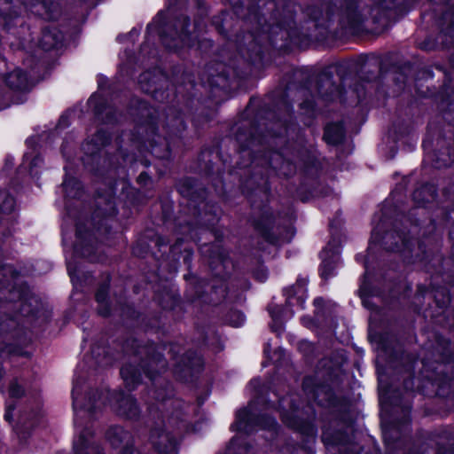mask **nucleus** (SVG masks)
I'll return each instance as SVG.
<instances>
[{
	"label": "nucleus",
	"mask_w": 454,
	"mask_h": 454,
	"mask_svg": "<svg viewBox=\"0 0 454 454\" xmlns=\"http://www.w3.org/2000/svg\"><path fill=\"white\" fill-rule=\"evenodd\" d=\"M83 389L84 382L79 378H75L72 390L76 432L74 440V454H102L101 448L94 441L90 429L83 427L82 419L86 413H91L93 410L101 409L105 405V400L108 393L102 391L98 398L89 395L87 402L83 403Z\"/></svg>",
	"instance_id": "f257e3e1"
},
{
	"label": "nucleus",
	"mask_w": 454,
	"mask_h": 454,
	"mask_svg": "<svg viewBox=\"0 0 454 454\" xmlns=\"http://www.w3.org/2000/svg\"><path fill=\"white\" fill-rule=\"evenodd\" d=\"M395 0H349L346 3L342 20L350 27H356L372 17L377 20L380 12L390 9Z\"/></svg>",
	"instance_id": "f03ea898"
},
{
	"label": "nucleus",
	"mask_w": 454,
	"mask_h": 454,
	"mask_svg": "<svg viewBox=\"0 0 454 454\" xmlns=\"http://www.w3.org/2000/svg\"><path fill=\"white\" fill-rule=\"evenodd\" d=\"M22 276L10 264L0 265V301H15L23 297Z\"/></svg>",
	"instance_id": "7ed1b4c3"
},
{
	"label": "nucleus",
	"mask_w": 454,
	"mask_h": 454,
	"mask_svg": "<svg viewBox=\"0 0 454 454\" xmlns=\"http://www.w3.org/2000/svg\"><path fill=\"white\" fill-rule=\"evenodd\" d=\"M190 25V20L187 17H181L176 23V28H180V31H176L177 37L168 36L166 34H162L161 40L163 44L169 50H177L179 48L187 46L191 47L193 43L192 36L186 32V27Z\"/></svg>",
	"instance_id": "20e7f679"
},
{
	"label": "nucleus",
	"mask_w": 454,
	"mask_h": 454,
	"mask_svg": "<svg viewBox=\"0 0 454 454\" xmlns=\"http://www.w3.org/2000/svg\"><path fill=\"white\" fill-rule=\"evenodd\" d=\"M107 439L115 449H121V454H140L132 449V436L121 427H113L107 432Z\"/></svg>",
	"instance_id": "39448f33"
},
{
	"label": "nucleus",
	"mask_w": 454,
	"mask_h": 454,
	"mask_svg": "<svg viewBox=\"0 0 454 454\" xmlns=\"http://www.w3.org/2000/svg\"><path fill=\"white\" fill-rule=\"evenodd\" d=\"M76 238L74 252L89 258L91 262L98 261L99 259L94 255L96 247L93 235L90 232H83L82 226L77 225Z\"/></svg>",
	"instance_id": "423d86ee"
},
{
	"label": "nucleus",
	"mask_w": 454,
	"mask_h": 454,
	"mask_svg": "<svg viewBox=\"0 0 454 454\" xmlns=\"http://www.w3.org/2000/svg\"><path fill=\"white\" fill-rule=\"evenodd\" d=\"M339 250L335 246L329 243L321 252V277L325 279L333 276L334 270L339 261Z\"/></svg>",
	"instance_id": "0eeeda50"
},
{
	"label": "nucleus",
	"mask_w": 454,
	"mask_h": 454,
	"mask_svg": "<svg viewBox=\"0 0 454 454\" xmlns=\"http://www.w3.org/2000/svg\"><path fill=\"white\" fill-rule=\"evenodd\" d=\"M114 398L116 399L114 409L119 415L129 419L137 417L139 408L131 395L118 394Z\"/></svg>",
	"instance_id": "6e6552de"
},
{
	"label": "nucleus",
	"mask_w": 454,
	"mask_h": 454,
	"mask_svg": "<svg viewBox=\"0 0 454 454\" xmlns=\"http://www.w3.org/2000/svg\"><path fill=\"white\" fill-rule=\"evenodd\" d=\"M383 244L387 250L395 252L405 253L406 250L410 251V241L406 239L404 233H399L396 231H392L383 237Z\"/></svg>",
	"instance_id": "1a4fd4ad"
},
{
	"label": "nucleus",
	"mask_w": 454,
	"mask_h": 454,
	"mask_svg": "<svg viewBox=\"0 0 454 454\" xmlns=\"http://www.w3.org/2000/svg\"><path fill=\"white\" fill-rule=\"evenodd\" d=\"M254 404L250 403L248 407L239 410L236 414V420L231 428L236 431L249 433L253 427Z\"/></svg>",
	"instance_id": "9d476101"
},
{
	"label": "nucleus",
	"mask_w": 454,
	"mask_h": 454,
	"mask_svg": "<svg viewBox=\"0 0 454 454\" xmlns=\"http://www.w3.org/2000/svg\"><path fill=\"white\" fill-rule=\"evenodd\" d=\"M63 40L64 35L57 27H50L43 31L39 43L44 51H50L61 45Z\"/></svg>",
	"instance_id": "9b49d317"
},
{
	"label": "nucleus",
	"mask_w": 454,
	"mask_h": 454,
	"mask_svg": "<svg viewBox=\"0 0 454 454\" xmlns=\"http://www.w3.org/2000/svg\"><path fill=\"white\" fill-rule=\"evenodd\" d=\"M109 136L103 130H98L90 140L86 141L82 148L86 154L94 156L103 146L107 145Z\"/></svg>",
	"instance_id": "f8f14e48"
},
{
	"label": "nucleus",
	"mask_w": 454,
	"mask_h": 454,
	"mask_svg": "<svg viewBox=\"0 0 454 454\" xmlns=\"http://www.w3.org/2000/svg\"><path fill=\"white\" fill-rule=\"evenodd\" d=\"M318 93L326 100H333L340 95V90L338 86L333 82L332 77L327 74H324L320 76Z\"/></svg>",
	"instance_id": "ddd939ff"
},
{
	"label": "nucleus",
	"mask_w": 454,
	"mask_h": 454,
	"mask_svg": "<svg viewBox=\"0 0 454 454\" xmlns=\"http://www.w3.org/2000/svg\"><path fill=\"white\" fill-rule=\"evenodd\" d=\"M285 295H286V307L282 309H275L277 312H294L296 310L304 309L305 300L302 296H296L294 294V287H288L284 290Z\"/></svg>",
	"instance_id": "4468645a"
},
{
	"label": "nucleus",
	"mask_w": 454,
	"mask_h": 454,
	"mask_svg": "<svg viewBox=\"0 0 454 454\" xmlns=\"http://www.w3.org/2000/svg\"><path fill=\"white\" fill-rule=\"evenodd\" d=\"M5 83L12 90H24L27 86V76L20 69H15L4 77Z\"/></svg>",
	"instance_id": "2eb2a0df"
},
{
	"label": "nucleus",
	"mask_w": 454,
	"mask_h": 454,
	"mask_svg": "<svg viewBox=\"0 0 454 454\" xmlns=\"http://www.w3.org/2000/svg\"><path fill=\"white\" fill-rule=\"evenodd\" d=\"M435 198L436 189L432 184L423 185L416 189L413 192V200L420 206H424L426 203L434 201Z\"/></svg>",
	"instance_id": "dca6fc26"
},
{
	"label": "nucleus",
	"mask_w": 454,
	"mask_h": 454,
	"mask_svg": "<svg viewBox=\"0 0 454 454\" xmlns=\"http://www.w3.org/2000/svg\"><path fill=\"white\" fill-rule=\"evenodd\" d=\"M152 442L160 452L166 454L176 453V442L168 433L162 432L159 435V440H156L154 434H153Z\"/></svg>",
	"instance_id": "f3484780"
},
{
	"label": "nucleus",
	"mask_w": 454,
	"mask_h": 454,
	"mask_svg": "<svg viewBox=\"0 0 454 454\" xmlns=\"http://www.w3.org/2000/svg\"><path fill=\"white\" fill-rule=\"evenodd\" d=\"M344 138V128L340 123H331L325 127L324 139L327 144L337 145Z\"/></svg>",
	"instance_id": "a211bd4d"
},
{
	"label": "nucleus",
	"mask_w": 454,
	"mask_h": 454,
	"mask_svg": "<svg viewBox=\"0 0 454 454\" xmlns=\"http://www.w3.org/2000/svg\"><path fill=\"white\" fill-rule=\"evenodd\" d=\"M144 368L145 372L151 378H153V371L160 372L166 368L165 359L160 354H151Z\"/></svg>",
	"instance_id": "6ab92c4d"
},
{
	"label": "nucleus",
	"mask_w": 454,
	"mask_h": 454,
	"mask_svg": "<svg viewBox=\"0 0 454 454\" xmlns=\"http://www.w3.org/2000/svg\"><path fill=\"white\" fill-rule=\"evenodd\" d=\"M295 13V5L293 3H286L283 9V17L274 18L276 20V27L286 28L291 26Z\"/></svg>",
	"instance_id": "aec40b11"
},
{
	"label": "nucleus",
	"mask_w": 454,
	"mask_h": 454,
	"mask_svg": "<svg viewBox=\"0 0 454 454\" xmlns=\"http://www.w3.org/2000/svg\"><path fill=\"white\" fill-rule=\"evenodd\" d=\"M359 295L362 300V303L364 305V308L368 310L374 309L376 302L374 301L375 299L379 300V297H375L374 295L371 294V290L369 284L364 279L363 283L360 286L359 288Z\"/></svg>",
	"instance_id": "412c9836"
},
{
	"label": "nucleus",
	"mask_w": 454,
	"mask_h": 454,
	"mask_svg": "<svg viewBox=\"0 0 454 454\" xmlns=\"http://www.w3.org/2000/svg\"><path fill=\"white\" fill-rule=\"evenodd\" d=\"M121 377L129 388H134L140 380V374L137 369L131 365H125L121 370Z\"/></svg>",
	"instance_id": "4be33fe9"
},
{
	"label": "nucleus",
	"mask_w": 454,
	"mask_h": 454,
	"mask_svg": "<svg viewBox=\"0 0 454 454\" xmlns=\"http://www.w3.org/2000/svg\"><path fill=\"white\" fill-rule=\"evenodd\" d=\"M247 39H249V45L247 48V54L252 61H255L256 58L261 59V34L257 35L248 34Z\"/></svg>",
	"instance_id": "5701e85b"
},
{
	"label": "nucleus",
	"mask_w": 454,
	"mask_h": 454,
	"mask_svg": "<svg viewBox=\"0 0 454 454\" xmlns=\"http://www.w3.org/2000/svg\"><path fill=\"white\" fill-rule=\"evenodd\" d=\"M92 358L95 363L100 366H107L112 364V357L108 354V348L105 346H97L92 348Z\"/></svg>",
	"instance_id": "b1692460"
},
{
	"label": "nucleus",
	"mask_w": 454,
	"mask_h": 454,
	"mask_svg": "<svg viewBox=\"0 0 454 454\" xmlns=\"http://www.w3.org/2000/svg\"><path fill=\"white\" fill-rule=\"evenodd\" d=\"M62 185L67 197L78 198L82 195V187L80 181H78L76 178H66Z\"/></svg>",
	"instance_id": "393cba45"
},
{
	"label": "nucleus",
	"mask_w": 454,
	"mask_h": 454,
	"mask_svg": "<svg viewBox=\"0 0 454 454\" xmlns=\"http://www.w3.org/2000/svg\"><path fill=\"white\" fill-rule=\"evenodd\" d=\"M315 309L318 312H331L332 310L338 309L339 306L336 302L331 300H325L322 297H317L313 301Z\"/></svg>",
	"instance_id": "a878e982"
},
{
	"label": "nucleus",
	"mask_w": 454,
	"mask_h": 454,
	"mask_svg": "<svg viewBox=\"0 0 454 454\" xmlns=\"http://www.w3.org/2000/svg\"><path fill=\"white\" fill-rule=\"evenodd\" d=\"M241 439L239 436H235L231 441L230 444L226 448L225 454H244L247 451L246 446L241 445Z\"/></svg>",
	"instance_id": "bb28decb"
},
{
	"label": "nucleus",
	"mask_w": 454,
	"mask_h": 454,
	"mask_svg": "<svg viewBox=\"0 0 454 454\" xmlns=\"http://www.w3.org/2000/svg\"><path fill=\"white\" fill-rule=\"evenodd\" d=\"M152 74L151 72H145L140 74L139 76V83L141 86V89L145 91L146 93H151L154 91V89L153 87L152 82H151Z\"/></svg>",
	"instance_id": "cd10ccee"
},
{
	"label": "nucleus",
	"mask_w": 454,
	"mask_h": 454,
	"mask_svg": "<svg viewBox=\"0 0 454 454\" xmlns=\"http://www.w3.org/2000/svg\"><path fill=\"white\" fill-rule=\"evenodd\" d=\"M129 184L128 182L122 178L119 181H116L113 187H110V190H109V192L107 193V203L111 206L112 205V199H113V196L116 193L117 190H118V186H121V192H124L125 190L127 189Z\"/></svg>",
	"instance_id": "c85d7f7f"
},
{
	"label": "nucleus",
	"mask_w": 454,
	"mask_h": 454,
	"mask_svg": "<svg viewBox=\"0 0 454 454\" xmlns=\"http://www.w3.org/2000/svg\"><path fill=\"white\" fill-rule=\"evenodd\" d=\"M108 283L99 286L96 293V301L101 305L107 304Z\"/></svg>",
	"instance_id": "c756f323"
},
{
	"label": "nucleus",
	"mask_w": 454,
	"mask_h": 454,
	"mask_svg": "<svg viewBox=\"0 0 454 454\" xmlns=\"http://www.w3.org/2000/svg\"><path fill=\"white\" fill-rule=\"evenodd\" d=\"M282 419H283V421L290 427H293V428H295L297 430H301V425H300V421L299 419H297L296 415H291L290 417L286 414V413H282Z\"/></svg>",
	"instance_id": "7c9ffc66"
},
{
	"label": "nucleus",
	"mask_w": 454,
	"mask_h": 454,
	"mask_svg": "<svg viewBox=\"0 0 454 454\" xmlns=\"http://www.w3.org/2000/svg\"><path fill=\"white\" fill-rule=\"evenodd\" d=\"M227 316H229V318H226V321L234 327H239L245 322L243 314H227Z\"/></svg>",
	"instance_id": "2f4dec72"
},
{
	"label": "nucleus",
	"mask_w": 454,
	"mask_h": 454,
	"mask_svg": "<svg viewBox=\"0 0 454 454\" xmlns=\"http://www.w3.org/2000/svg\"><path fill=\"white\" fill-rule=\"evenodd\" d=\"M15 201L12 196H5L4 201L1 204V209L4 212H12L14 208Z\"/></svg>",
	"instance_id": "473e14b6"
},
{
	"label": "nucleus",
	"mask_w": 454,
	"mask_h": 454,
	"mask_svg": "<svg viewBox=\"0 0 454 454\" xmlns=\"http://www.w3.org/2000/svg\"><path fill=\"white\" fill-rule=\"evenodd\" d=\"M9 392L12 397H20L23 395L22 387L17 381L12 382Z\"/></svg>",
	"instance_id": "72a5a7b5"
},
{
	"label": "nucleus",
	"mask_w": 454,
	"mask_h": 454,
	"mask_svg": "<svg viewBox=\"0 0 454 454\" xmlns=\"http://www.w3.org/2000/svg\"><path fill=\"white\" fill-rule=\"evenodd\" d=\"M255 227H256V229L260 230V231L262 232V235L267 241H269L270 243L275 242V238L273 236H271V234L270 233L268 226L266 228H262L261 226V224L259 223H257L255 224Z\"/></svg>",
	"instance_id": "f704fd0d"
},
{
	"label": "nucleus",
	"mask_w": 454,
	"mask_h": 454,
	"mask_svg": "<svg viewBox=\"0 0 454 454\" xmlns=\"http://www.w3.org/2000/svg\"><path fill=\"white\" fill-rule=\"evenodd\" d=\"M97 103H98V97L91 96L89 99V105L95 108L96 114L98 116H101L103 114L104 111L99 106H98Z\"/></svg>",
	"instance_id": "c9c22d12"
},
{
	"label": "nucleus",
	"mask_w": 454,
	"mask_h": 454,
	"mask_svg": "<svg viewBox=\"0 0 454 454\" xmlns=\"http://www.w3.org/2000/svg\"><path fill=\"white\" fill-rule=\"evenodd\" d=\"M274 27H275V24H267V25H264L262 27V34H267V38L270 39L271 40V36L270 35L275 33L274 32Z\"/></svg>",
	"instance_id": "e433bc0d"
},
{
	"label": "nucleus",
	"mask_w": 454,
	"mask_h": 454,
	"mask_svg": "<svg viewBox=\"0 0 454 454\" xmlns=\"http://www.w3.org/2000/svg\"><path fill=\"white\" fill-rule=\"evenodd\" d=\"M264 419V427L268 429L275 430L277 427L276 421L272 418H265Z\"/></svg>",
	"instance_id": "4c0bfd02"
},
{
	"label": "nucleus",
	"mask_w": 454,
	"mask_h": 454,
	"mask_svg": "<svg viewBox=\"0 0 454 454\" xmlns=\"http://www.w3.org/2000/svg\"><path fill=\"white\" fill-rule=\"evenodd\" d=\"M137 182L142 185H146L150 182V177L146 173H141L137 177Z\"/></svg>",
	"instance_id": "58836bf2"
},
{
	"label": "nucleus",
	"mask_w": 454,
	"mask_h": 454,
	"mask_svg": "<svg viewBox=\"0 0 454 454\" xmlns=\"http://www.w3.org/2000/svg\"><path fill=\"white\" fill-rule=\"evenodd\" d=\"M42 162H43V160H42V158H41V157H39V156L35 157V158L32 160L31 163H30V164H31V167H30V171H31V173H33V172H34V169H33V168H35V167L40 166V165L42 164Z\"/></svg>",
	"instance_id": "ea45409f"
},
{
	"label": "nucleus",
	"mask_w": 454,
	"mask_h": 454,
	"mask_svg": "<svg viewBox=\"0 0 454 454\" xmlns=\"http://www.w3.org/2000/svg\"><path fill=\"white\" fill-rule=\"evenodd\" d=\"M200 362V358H196V360H192L191 358H187L186 360L184 361L185 366H188V367H193L194 365H196L197 364H199Z\"/></svg>",
	"instance_id": "a19ab883"
},
{
	"label": "nucleus",
	"mask_w": 454,
	"mask_h": 454,
	"mask_svg": "<svg viewBox=\"0 0 454 454\" xmlns=\"http://www.w3.org/2000/svg\"><path fill=\"white\" fill-rule=\"evenodd\" d=\"M380 240V233L378 232L377 230H373L372 231V242L373 243H377Z\"/></svg>",
	"instance_id": "79ce46f5"
},
{
	"label": "nucleus",
	"mask_w": 454,
	"mask_h": 454,
	"mask_svg": "<svg viewBox=\"0 0 454 454\" xmlns=\"http://www.w3.org/2000/svg\"><path fill=\"white\" fill-rule=\"evenodd\" d=\"M112 109L111 108H108L107 109V112H106V120L104 119V117L102 116V120L105 121V122H112L114 121V118L112 117Z\"/></svg>",
	"instance_id": "37998d69"
},
{
	"label": "nucleus",
	"mask_w": 454,
	"mask_h": 454,
	"mask_svg": "<svg viewBox=\"0 0 454 454\" xmlns=\"http://www.w3.org/2000/svg\"><path fill=\"white\" fill-rule=\"evenodd\" d=\"M59 126H61V127H66V126H67V117H65V116H61V118H60V120H59Z\"/></svg>",
	"instance_id": "c03bdc74"
},
{
	"label": "nucleus",
	"mask_w": 454,
	"mask_h": 454,
	"mask_svg": "<svg viewBox=\"0 0 454 454\" xmlns=\"http://www.w3.org/2000/svg\"><path fill=\"white\" fill-rule=\"evenodd\" d=\"M434 167H435V168H442V167H443V166H446V165H447V162H445V161H444V162H442H442H440V161L436 160V161L434 163Z\"/></svg>",
	"instance_id": "a18cd8bd"
},
{
	"label": "nucleus",
	"mask_w": 454,
	"mask_h": 454,
	"mask_svg": "<svg viewBox=\"0 0 454 454\" xmlns=\"http://www.w3.org/2000/svg\"><path fill=\"white\" fill-rule=\"evenodd\" d=\"M1 20H3V25L4 27L8 26V16L7 15L2 16Z\"/></svg>",
	"instance_id": "49530a36"
},
{
	"label": "nucleus",
	"mask_w": 454,
	"mask_h": 454,
	"mask_svg": "<svg viewBox=\"0 0 454 454\" xmlns=\"http://www.w3.org/2000/svg\"><path fill=\"white\" fill-rule=\"evenodd\" d=\"M67 270H68L69 275L72 276L74 272H73L72 264L69 262H67Z\"/></svg>",
	"instance_id": "de8ad7c7"
},
{
	"label": "nucleus",
	"mask_w": 454,
	"mask_h": 454,
	"mask_svg": "<svg viewBox=\"0 0 454 454\" xmlns=\"http://www.w3.org/2000/svg\"><path fill=\"white\" fill-rule=\"evenodd\" d=\"M272 328H273V330H274L275 332H278V331H280V330L282 329V325H279L278 326H276V327H275V326H272Z\"/></svg>",
	"instance_id": "09e8293b"
},
{
	"label": "nucleus",
	"mask_w": 454,
	"mask_h": 454,
	"mask_svg": "<svg viewBox=\"0 0 454 454\" xmlns=\"http://www.w3.org/2000/svg\"><path fill=\"white\" fill-rule=\"evenodd\" d=\"M176 125H182L183 124V121L181 119H176Z\"/></svg>",
	"instance_id": "8fccbe9b"
},
{
	"label": "nucleus",
	"mask_w": 454,
	"mask_h": 454,
	"mask_svg": "<svg viewBox=\"0 0 454 454\" xmlns=\"http://www.w3.org/2000/svg\"><path fill=\"white\" fill-rule=\"evenodd\" d=\"M383 390H382V387L381 385H380V399L382 398V395H383Z\"/></svg>",
	"instance_id": "3c124183"
},
{
	"label": "nucleus",
	"mask_w": 454,
	"mask_h": 454,
	"mask_svg": "<svg viewBox=\"0 0 454 454\" xmlns=\"http://www.w3.org/2000/svg\"><path fill=\"white\" fill-rule=\"evenodd\" d=\"M5 419H6L7 420H10V414H9V413H6V414H5Z\"/></svg>",
	"instance_id": "603ef678"
},
{
	"label": "nucleus",
	"mask_w": 454,
	"mask_h": 454,
	"mask_svg": "<svg viewBox=\"0 0 454 454\" xmlns=\"http://www.w3.org/2000/svg\"><path fill=\"white\" fill-rule=\"evenodd\" d=\"M278 315H279V314H274V316H275V317H273V320H274V321H275V320H277V317H278Z\"/></svg>",
	"instance_id": "864d4df0"
},
{
	"label": "nucleus",
	"mask_w": 454,
	"mask_h": 454,
	"mask_svg": "<svg viewBox=\"0 0 454 454\" xmlns=\"http://www.w3.org/2000/svg\"><path fill=\"white\" fill-rule=\"evenodd\" d=\"M151 129V131L153 133L154 132V128L153 127H150Z\"/></svg>",
	"instance_id": "5fc2aeb1"
}]
</instances>
